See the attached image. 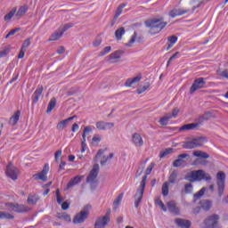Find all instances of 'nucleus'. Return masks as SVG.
Masks as SVG:
<instances>
[{
    "instance_id": "1",
    "label": "nucleus",
    "mask_w": 228,
    "mask_h": 228,
    "mask_svg": "<svg viewBox=\"0 0 228 228\" xmlns=\"http://www.w3.org/2000/svg\"><path fill=\"white\" fill-rule=\"evenodd\" d=\"M154 167H156V164L154 162H151L145 170V175L142 176L139 188L134 197V208H138V206H140V202H142L143 199V193L145 192V186H147V175H151V173L152 172Z\"/></svg>"
},
{
    "instance_id": "2",
    "label": "nucleus",
    "mask_w": 228,
    "mask_h": 228,
    "mask_svg": "<svg viewBox=\"0 0 228 228\" xmlns=\"http://www.w3.org/2000/svg\"><path fill=\"white\" fill-rule=\"evenodd\" d=\"M146 27L150 28V33L152 35H158V33H160V31H163L165 28H167V25L168 22L165 21V18H153L148 20L146 22Z\"/></svg>"
},
{
    "instance_id": "3",
    "label": "nucleus",
    "mask_w": 228,
    "mask_h": 228,
    "mask_svg": "<svg viewBox=\"0 0 228 228\" xmlns=\"http://www.w3.org/2000/svg\"><path fill=\"white\" fill-rule=\"evenodd\" d=\"M155 204L164 211V213H167L168 210L169 213H172V215H175V216L181 215V209H179V207H177V203L175 201L171 200L167 203V207L165 206V203L161 200V199L157 198L155 200Z\"/></svg>"
},
{
    "instance_id": "4",
    "label": "nucleus",
    "mask_w": 228,
    "mask_h": 228,
    "mask_svg": "<svg viewBox=\"0 0 228 228\" xmlns=\"http://www.w3.org/2000/svg\"><path fill=\"white\" fill-rule=\"evenodd\" d=\"M188 179L191 183H195V181H211V175H209V174L206 173L204 170L199 169L191 171L188 175Z\"/></svg>"
},
{
    "instance_id": "5",
    "label": "nucleus",
    "mask_w": 228,
    "mask_h": 228,
    "mask_svg": "<svg viewBox=\"0 0 228 228\" xmlns=\"http://www.w3.org/2000/svg\"><path fill=\"white\" fill-rule=\"evenodd\" d=\"M70 28H74L73 23H67L61 26L53 34L51 35L48 42H54L56 40H60V38L63 37L65 31H68V29H70Z\"/></svg>"
},
{
    "instance_id": "6",
    "label": "nucleus",
    "mask_w": 228,
    "mask_h": 228,
    "mask_svg": "<svg viewBox=\"0 0 228 228\" xmlns=\"http://www.w3.org/2000/svg\"><path fill=\"white\" fill-rule=\"evenodd\" d=\"M111 220V209H108L105 216H100L97 218L94 227L95 228H104L108 224H110V221Z\"/></svg>"
},
{
    "instance_id": "7",
    "label": "nucleus",
    "mask_w": 228,
    "mask_h": 228,
    "mask_svg": "<svg viewBox=\"0 0 228 228\" xmlns=\"http://www.w3.org/2000/svg\"><path fill=\"white\" fill-rule=\"evenodd\" d=\"M217 179V193L218 197H222L225 191V173L220 171L216 175Z\"/></svg>"
},
{
    "instance_id": "8",
    "label": "nucleus",
    "mask_w": 228,
    "mask_h": 228,
    "mask_svg": "<svg viewBox=\"0 0 228 228\" xmlns=\"http://www.w3.org/2000/svg\"><path fill=\"white\" fill-rule=\"evenodd\" d=\"M204 137L194 138L191 141L185 142L183 145V149H197L204 145Z\"/></svg>"
},
{
    "instance_id": "9",
    "label": "nucleus",
    "mask_w": 228,
    "mask_h": 228,
    "mask_svg": "<svg viewBox=\"0 0 228 228\" xmlns=\"http://www.w3.org/2000/svg\"><path fill=\"white\" fill-rule=\"evenodd\" d=\"M5 175L12 181H17L19 179V169L12 162H9L6 166Z\"/></svg>"
},
{
    "instance_id": "10",
    "label": "nucleus",
    "mask_w": 228,
    "mask_h": 228,
    "mask_svg": "<svg viewBox=\"0 0 228 228\" xmlns=\"http://www.w3.org/2000/svg\"><path fill=\"white\" fill-rule=\"evenodd\" d=\"M92 209L91 205H86L80 213H78L73 219V223L75 224H83L86 218H88V210Z\"/></svg>"
},
{
    "instance_id": "11",
    "label": "nucleus",
    "mask_w": 228,
    "mask_h": 228,
    "mask_svg": "<svg viewBox=\"0 0 228 228\" xmlns=\"http://www.w3.org/2000/svg\"><path fill=\"white\" fill-rule=\"evenodd\" d=\"M5 208H8L10 211L14 213H28L29 211V208L26 207V205H19L17 203H6Z\"/></svg>"
},
{
    "instance_id": "12",
    "label": "nucleus",
    "mask_w": 228,
    "mask_h": 228,
    "mask_svg": "<svg viewBox=\"0 0 228 228\" xmlns=\"http://www.w3.org/2000/svg\"><path fill=\"white\" fill-rule=\"evenodd\" d=\"M204 86H206L204 77L196 78L190 88V94H195L197 90H201Z\"/></svg>"
},
{
    "instance_id": "13",
    "label": "nucleus",
    "mask_w": 228,
    "mask_h": 228,
    "mask_svg": "<svg viewBox=\"0 0 228 228\" xmlns=\"http://www.w3.org/2000/svg\"><path fill=\"white\" fill-rule=\"evenodd\" d=\"M97 175H99V164L93 166V169L86 178V183H91V184L97 183Z\"/></svg>"
},
{
    "instance_id": "14",
    "label": "nucleus",
    "mask_w": 228,
    "mask_h": 228,
    "mask_svg": "<svg viewBox=\"0 0 228 228\" xmlns=\"http://www.w3.org/2000/svg\"><path fill=\"white\" fill-rule=\"evenodd\" d=\"M47 174H49V164H45L40 173L33 175L34 181H47Z\"/></svg>"
},
{
    "instance_id": "15",
    "label": "nucleus",
    "mask_w": 228,
    "mask_h": 228,
    "mask_svg": "<svg viewBox=\"0 0 228 228\" xmlns=\"http://www.w3.org/2000/svg\"><path fill=\"white\" fill-rule=\"evenodd\" d=\"M218 220H219V217L217 215L210 216L208 218L205 220L204 228H220L218 227Z\"/></svg>"
},
{
    "instance_id": "16",
    "label": "nucleus",
    "mask_w": 228,
    "mask_h": 228,
    "mask_svg": "<svg viewBox=\"0 0 228 228\" xmlns=\"http://www.w3.org/2000/svg\"><path fill=\"white\" fill-rule=\"evenodd\" d=\"M186 13H190V9L174 8L168 12V16L171 17V19H175V17H181L186 15Z\"/></svg>"
},
{
    "instance_id": "17",
    "label": "nucleus",
    "mask_w": 228,
    "mask_h": 228,
    "mask_svg": "<svg viewBox=\"0 0 228 228\" xmlns=\"http://www.w3.org/2000/svg\"><path fill=\"white\" fill-rule=\"evenodd\" d=\"M104 152H106V149L105 150H99L96 156H95V159H99V158H102L101 160V165L102 167H104V165H106V162L109 159H111L113 158V153H110V155L108 157H106V155H104Z\"/></svg>"
},
{
    "instance_id": "18",
    "label": "nucleus",
    "mask_w": 228,
    "mask_h": 228,
    "mask_svg": "<svg viewBox=\"0 0 228 228\" xmlns=\"http://www.w3.org/2000/svg\"><path fill=\"white\" fill-rule=\"evenodd\" d=\"M88 133H92V127L91 126H86L84 128V132L82 134V142H81V146L82 150L81 152H85L86 151V135Z\"/></svg>"
},
{
    "instance_id": "19",
    "label": "nucleus",
    "mask_w": 228,
    "mask_h": 228,
    "mask_svg": "<svg viewBox=\"0 0 228 228\" xmlns=\"http://www.w3.org/2000/svg\"><path fill=\"white\" fill-rule=\"evenodd\" d=\"M115 126L113 123H108L104 121H98L96 122V128L99 131H106V129H111Z\"/></svg>"
},
{
    "instance_id": "20",
    "label": "nucleus",
    "mask_w": 228,
    "mask_h": 228,
    "mask_svg": "<svg viewBox=\"0 0 228 228\" xmlns=\"http://www.w3.org/2000/svg\"><path fill=\"white\" fill-rule=\"evenodd\" d=\"M132 142L135 147H143V138L138 133H134L132 135Z\"/></svg>"
},
{
    "instance_id": "21",
    "label": "nucleus",
    "mask_w": 228,
    "mask_h": 228,
    "mask_svg": "<svg viewBox=\"0 0 228 228\" xmlns=\"http://www.w3.org/2000/svg\"><path fill=\"white\" fill-rule=\"evenodd\" d=\"M186 158H190V155L186 153L178 155V159L173 162V167L175 168H178V167H183V163H184L183 159Z\"/></svg>"
},
{
    "instance_id": "22",
    "label": "nucleus",
    "mask_w": 228,
    "mask_h": 228,
    "mask_svg": "<svg viewBox=\"0 0 228 228\" xmlns=\"http://www.w3.org/2000/svg\"><path fill=\"white\" fill-rule=\"evenodd\" d=\"M175 223L178 227L181 228H190L191 227V222L190 220L183 219V218H176Z\"/></svg>"
},
{
    "instance_id": "23",
    "label": "nucleus",
    "mask_w": 228,
    "mask_h": 228,
    "mask_svg": "<svg viewBox=\"0 0 228 228\" xmlns=\"http://www.w3.org/2000/svg\"><path fill=\"white\" fill-rule=\"evenodd\" d=\"M28 10H29V7L27 4L20 6L18 11H16V14H15L16 19H22V17H24V15L28 13Z\"/></svg>"
},
{
    "instance_id": "24",
    "label": "nucleus",
    "mask_w": 228,
    "mask_h": 228,
    "mask_svg": "<svg viewBox=\"0 0 228 228\" xmlns=\"http://www.w3.org/2000/svg\"><path fill=\"white\" fill-rule=\"evenodd\" d=\"M140 81H142V75H139L133 78H128L125 83V86H126V88H131L133 85L140 83Z\"/></svg>"
},
{
    "instance_id": "25",
    "label": "nucleus",
    "mask_w": 228,
    "mask_h": 228,
    "mask_svg": "<svg viewBox=\"0 0 228 228\" xmlns=\"http://www.w3.org/2000/svg\"><path fill=\"white\" fill-rule=\"evenodd\" d=\"M20 118V110H17L9 118L10 126H17V122H19Z\"/></svg>"
},
{
    "instance_id": "26",
    "label": "nucleus",
    "mask_w": 228,
    "mask_h": 228,
    "mask_svg": "<svg viewBox=\"0 0 228 228\" xmlns=\"http://www.w3.org/2000/svg\"><path fill=\"white\" fill-rule=\"evenodd\" d=\"M197 127H199V123H190V124H186L182 126L178 131H193V129H197Z\"/></svg>"
},
{
    "instance_id": "27",
    "label": "nucleus",
    "mask_w": 228,
    "mask_h": 228,
    "mask_svg": "<svg viewBox=\"0 0 228 228\" xmlns=\"http://www.w3.org/2000/svg\"><path fill=\"white\" fill-rule=\"evenodd\" d=\"M44 92V86H40L33 94L32 95V101L33 102H37L40 100V97L42 96V93Z\"/></svg>"
},
{
    "instance_id": "28",
    "label": "nucleus",
    "mask_w": 228,
    "mask_h": 228,
    "mask_svg": "<svg viewBox=\"0 0 228 228\" xmlns=\"http://www.w3.org/2000/svg\"><path fill=\"white\" fill-rule=\"evenodd\" d=\"M83 179V176L77 175L73 179H71L68 184L66 190H69V188H72V186H76V184H79V182Z\"/></svg>"
},
{
    "instance_id": "29",
    "label": "nucleus",
    "mask_w": 228,
    "mask_h": 228,
    "mask_svg": "<svg viewBox=\"0 0 228 228\" xmlns=\"http://www.w3.org/2000/svg\"><path fill=\"white\" fill-rule=\"evenodd\" d=\"M192 156H194V158H200V159H209V155L202 151H194Z\"/></svg>"
},
{
    "instance_id": "30",
    "label": "nucleus",
    "mask_w": 228,
    "mask_h": 228,
    "mask_svg": "<svg viewBox=\"0 0 228 228\" xmlns=\"http://www.w3.org/2000/svg\"><path fill=\"white\" fill-rule=\"evenodd\" d=\"M39 200H40V198L38 197V195L29 194L27 199V202H28V204L35 205L38 202Z\"/></svg>"
},
{
    "instance_id": "31",
    "label": "nucleus",
    "mask_w": 228,
    "mask_h": 228,
    "mask_svg": "<svg viewBox=\"0 0 228 228\" xmlns=\"http://www.w3.org/2000/svg\"><path fill=\"white\" fill-rule=\"evenodd\" d=\"M124 199V193L118 194V196L116 198V200L113 202V209L117 211L118 209V206H120V202H122V200Z\"/></svg>"
},
{
    "instance_id": "32",
    "label": "nucleus",
    "mask_w": 228,
    "mask_h": 228,
    "mask_svg": "<svg viewBox=\"0 0 228 228\" xmlns=\"http://www.w3.org/2000/svg\"><path fill=\"white\" fill-rule=\"evenodd\" d=\"M17 13V7H13L9 13H7L4 17V20H5L6 22H8V20H12V19H13V16L16 15Z\"/></svg>"
},
{
    "instance_id": "33",
    "label": "nucleus",
    "mask_w": 228,
    "mask_h": 228,
    "mask_svg": "<svg viewBox=\"0 0 228 228\" xmlns=\"http://www.w3.org/2000/svg\"><path fill=\"white\" fill-rule=\"evenodd\" d=\"M15 216L8 212L0 211V220H13Z\"/></svg>"
},
{
    "instance_id": "34",
    "label": "nucleus",
    "mask_w": 228,
    "mask_h": 228,
    "mask_svg": "<svg viewBox=\"0 0 228 228\" xmlns=\"http://www.w3.org/2000/svg\"><path fill=\"white\" fill-rule=\"evenodd\" d=\"M167 41L169 44L167 47V51H169V49H172L173 45H175V44H177V37L171 36V37H167Z\"/></svg>"
},
{
    "instance_id": "35",
    "label": "nucleus",
    "mask_w": 228,
    "mask_h": 228,
    "mask_svg": "<svg viewBox=\"0 0 228 228\" xmlns=\"http://www.w3.org/2000/svg\"><path fill=\"white\" fill-rule=\"evenodd\" d=\"M200 206L205 211H209L213 206V203H211L210 200H202L200 201Z\"/></svg>"
},
{
    "instance_id": "36",
    "label": "nucleus",
    "mask_w": 228,
    "mask_h": 228,
    "mask_svg": "<svg viewBox=\"0 0 228 228\" xmlns=\"http://www.w3.org/2000/svg\"><path fill=\"white\" fill-rule=\"evenodd\" d=\"M170 119H172V116L167 114L166 116L160 118V119L159 120V124H160V126H168V122H170Z\"/></svg>"
},
{
    "instance_id": "37",
    "label": "nucleus",
    "mask_w": 228,
    "mask_h": 228,
    "mask_svg": "<svg viewBox=\"0 0 228 228\" xmlns=\"http://www.w3.org/2000/svg\"><path fill=\"white\" fill-rule=\"evenodd\" d=\"M123 35H126V28H124V27L118 28L115 32V37L117 40H122Z\"/></svg>"
},
{
    "instance_id": "38",
    "label": "nucleus",
    "mask_w": 228,
    "mask_h": 228,
    "mask_svg": "<svg viewBox=\"0 0 228 228\" xmlns=\"http://www.w3.org/2000/svg\"><path fill=\"white\" fill-rule=\"evenodd\" d=\"M56 108V98H52L48 103L46 113H51V111Z\"/></svg>"
},
{
    "instance_id": "39",
    "label": "nucleus",
    "mask_w": 228,
    "mask_h": 228,
    "mask_svg": "<svg viewBox=\"0 0 228 228\" xmlns=\"http://www.w3.org/2000/svg\"><path fill=\"white\" fill-rule=\"evenodd\" d=\"M127 6V4H121L117 11H116V14L114 16L115 19H118L120 17V15H122V12H124V9Z\"/></svg>"
},
{
    "instance_id": "40",
    "label": "nucleus",
    "mask_w": 228,
    "mask_h": 228,
    "mask_svg": "<svg viewBox=\"0 0 228 228\" xmlns=\"http://www.w3.org/2000/svg\"><path fill=\"white\" fill-rule=\"evenodd\" d=\"M57 218H59V220H64V222L72 221V219L70 218V216L68 215L67 213H59L57 216Z\"/></svg>"
},
{
    "instance_id": "41",
    "label": "nucleus",
    "mask_w": 228,
    "mask_h": 228,
    "mask_svg": "<svg viewBox=\"0 0 228 228\" xmlns=\"http://www.w3.org/2000/svg\"><path fill=\"white\" fill-rule=\"evenodd\" d=\"M204 193H206V187L201 188L198 192H196L193 195L194 200H199V199H200V197H202V195H204Z\"/></svg>"
},
{
    "instance_id": "42",
    "label": "nucleus",
    "mask_w": 228,
    "mask_h": 228,
    "mask_svg": "<svg viewBox=\"0 0 228 228\" xmlns=\"http://www.w3.org/2000/svg\"><path fill=\"white\" fill-rule=\"evenodd\" d=\"M67 121L62 120L61 122H59L56 126V129H58V131H63V129H65V127H67Z\"/></svg>"
},
{
    "instance_id": "43",
    "label": "nucleus",
    "mask_w": 228,
    "mask_h": 228,
    "mask_svg": "<svg viewBox=\"0 0 228 228\" xmlns=\"http://www.w3.org/2000/svg\"><path fill=\"white\" fill-rule=\"evenodd\" d=\"M176 179H177V171H173L169 176L168 181L171 184H174V183H175Z\"/></svg>"
},
{
    "instance_id": "44",
    "label": "nucleus",
    "mask_w": 228,
    "mask_h": 228,
    "mask_svg": "<svg viewBox=\"0 0 228 228\" xmlns=\"http://www.w3.org/2000/svg\"><path fill=\"white\" fill-rule=\"evenodd\" d=\"M172 152H174V149L172 148L166 149L164 151L160 152L159 158L160 159L165 158V156H168V154H172Z\"/></svg>"
},
{
    "instance_id": "45",
    "label": "nucleus",
    "mask_w": 228,
    "mask_h": 228,
    "mask_svg": "<svg viewBox=\"0 0 228 228\" xmlns=\"http://www.w3.org/2000/svg\"><path fill=\"white\" fill-rule=\"evenodd\" d=\"M162 195L163 197L168 196V183H164L162 185Z\"/></svg>"
},
{
    "instance_id": "46",
    "label": "nucleus",
    "mask_w": 228,
    "mask_h": 228,
    "mask_svg": "<svg viewBox=\"0 0 228 228\" xmlns=\"http://www.w3.org/2000/svg\"><path fill=\"white\" fill-rule=\"evenodd\" d=\"M55 195H56L57 202L59 204H63V200H65V199L61 197V194L60 193V189L56 190Z\"/></svg>"
},
{
    "instance_id": "47",
    "label": "nucleus",
    "mask_w": 228,
    "mask_h": 228,
    "mask_svg": "<svg viewBox=\"0 0 228 228\" xmlns=\"http://www.w3.org/2000/svg\"><path fill=\"white\" fill-rule=\"evenodd\" d=\"M211 118V113L206 112L202 116L200 117V122H204L206 120H209Z\"/></svg>"
},
{
    "instance_id": "48",
    "label": "nucleus",
    "mask_w": 228,
    "mask_h": 228,
    "mask_svg": "<svg viewBox=\"0 0 228 228\" xmlns=\"http://www.w3.org/2000/svg\"><path fill=\"white\" fill-rule=\"evenodd\" d=\"M10 54V48L5 47L3 50L0 51V58H4Z\"/></svg>"
},
{
    "instance_id": "49",
    "label": "nucleus",
    "mask_w": 228,
    "mask_h": 228,
    "mask_svg": "<svg viewBox=\"0 0 228 228\" xmlns=\"http://www.w3.org/2000/svg\"><path fill=\"white\" fill-rule=\"evenodd\" d=\"M185 193H193V185L191 183H186L184 185Z\"/></svg>"
},
{
    "instance_id": "50",
    "label": "nucleus",
    "mask_w": 228,
    "mask_h": 228,
    "mask_svg": "<svg viewBox=\"0 0 228 228\" xmlns=\"http://www.w3.org/2000/svg\"><path fill=\"white\" fill-rule=\"evenodd\" d=\"M151 88V85L147 84L146 86H143L142 87H140L137 89V94L140 95L143 94V92H146V90H149Z\"/></svg>"
},
{
    "instance_id": "51",
    "label": "nucleus",
    "mask_w": 228,
    "mask_h": 228,
    "mask_svg": "<svg viewBox=\"0 0 228 228\" xmlns=\"http://www.w3.org/2000/svg\"><path fill=\"white\" fill-rule=\"evenodd\" d=\"M28 45H31V38L30 37L24 40L23 45H21V49H24L26 51V49L28 48Z\"/></svg>"
},
{
    "instance_id": "52",
    "label": "nucleus",
    "mask_w": 228,
    "mask_h": 228,
    "mask_svg": "<svg viewBox=\"0 0 228 228\" xmlns=\"http://www.w3.org/2000/svg\"><path fill=\"white\" fill-rule=\"evenodd\" d=\"M197 5H194L191 8V13H193L195 12V10H197V8H200V6H202V4H205L204 0H197Z\"/></svg>"
},
{
    "instance_id": "53",
    "label": "nucleus",
    "mask_w": 228,
    "mask_h": 228,
    "mask_svg": "<svg viewBox=\"0 0 228 228\" xmlns=\"http://www.w3.org/2000/svg\"><path fill=\"white\" fill-rule=\"evenodd\" d=\"M110 60H120V52H115L110 55Z\"/></svg>"
},
{
    "instance_id": "54",
    "label": "nucleus",
    "mask_w": 228,
    "mask_h": 228,
    "mask_svg": "<svg viewBox=\"0 0 228 228\" xmlns=\"http://www.w3.org/2000/svg\"><path fill=\"white\" fill-rule=\"evenodd\" d=\"M100 142H101V136H94L92 139L93 145H99Z\"/></svg>"
},
{
    "instance_id": "55",
    "label": "nucleus",
    "mask_w": 228,
    "mask_h": 228,
    "mask_svg": "<svg viewBox=\"0 0 228 228\" xmlns=\"http://www.w3.org/2000/svg\"><path fill=\"white\" fill-rule=\"evenodd\" d=\"M177 56H179V52H176L175 53H174L169 60L167 61V67H168V65H170V63H172L173 60H175V58H177Z\"/></svg>"
},
{
    "instance_id": "56",
    "label": "nucleus",
    "mask_w": 228,
    "mask_h": 228,
    "mask_svg": "<svg viewBox=\"0 0 228 228\" xmlns=\"http://www.w3.org/2000/svg\"><path fill=\"white\" fill-rule=\"evenodd\" d=\"M26 56V50L24 48H20V53L18 54V60H22Z\"/></svg>"
},
{
    "instance_id": "57",
    "label": "nucleus",
    "mask_w": 228,
    "mask_h": 228,
    "mask_svg": "<svg viewBox=\"0 0 228 228\" xmlns=\"http://www.w3.org/2000/svg\"><path fill=\"white\" fill-rule=\"evenodd\" d=\"M171 118H175L179 115V109H174L172 114H167Z\"/></svg>"
},
{
    "instance_id": "58",
    "label": "nucleus",
    "mask_w": 228,
    "mask_h": 228,
    "mask_svg": "<svg viewBox=\"0 0 228 228\" xmlns=\"http://www.w3.org/2000/svg\"><path fill=\"white\" fill-rule=\"evenodd\" d=\"M61 205V209H63V211H67V209H69V202L64 201Z\"/></svg>"
},
{
    "instance_id": "59",
    "label": "nucleus",
    "mask_w": 228,
    "mask_h": 228,
    "mask_svg": "<svg viewBox=\"0 0 228 228\" xmlns=\"http://www.w3.org/2000/svg\"><path fill=\"white\" fill-rule=\"evenodd\" d=\"M110 51H111V46H106L103 52H102V56H104V54H108V53H110Z\"/></svg>"
},
{
    "instance_id": "60",
    "label": "nucleus",
    "mask_w": 228,
    "mask_h": 228,
    "mask_svg": "<svg viewBox=\"0 0 228 228\" xmlns=\"http://www.w3.org/2000/svg\"><path fill=\"white\" fill-rule=\"evenodd\" d=\"M78 129H79V125H77V123L73 124L71 127L72 133H76V131H77Z\"/></svg>"
},
{
    "instance_id": "61",
    "label": "nucleus",
    "mask_w": 228,
    "mask_h": 228,
    "mask_svg": "<svg viewBox=\"0 0 228 228\" xmlns=\"http://www.w3.org/2000/svg\"><path fill=\"white\" fill-rule=\"evenodd\" d=\"M17 33V29L11 30L6 36L5 38H10V37L15 35Z\"/></svg>"
},
{
    "instance_id": "62",
    "label": "nucleus",
    "mask_w": 228,
    "mask_h": 228,
    "mask_svg": "<svg viewBox=\"0 0 228 228\" xmlns=\"http://www.w3.org/2000/svg\"><path fill=\"white\" fill-rule=\"evenodd\" d=\"M63 53H65V47L60 46V47L57 49V54H63Z\"/></svg>"
},
{
    "instance_id": "63",
    "label": "nucleus",
    "mask_w": 228,
    "mask_h": 228,
    "mask_svg": "<svg viewBox=\"0 0 228 228\" xmlns=\"http://www.w3.org/2000/svg\"><path fill=\"white\" fill-rule=\"evenodd\" d=\"M221 76L222 77H225L226 79H228V69H224V71H222Z\"/></svg>"
},
{
    "instance_id": "64",
    "label": "nucleus",
    "mask_w": 228,
    "mask_h": 228,
    "mask_svg": "<svg viewBox=\"0 0 228 228\" xmlns=\"http://www.w3.org/2000/svg\"><path fill=\"white\" fill-rule=\"evenodd\" d=\"M60 156H61V151H56L54 154L55 161H58V158H60Z\"/></svg>"
}]
</instances>
